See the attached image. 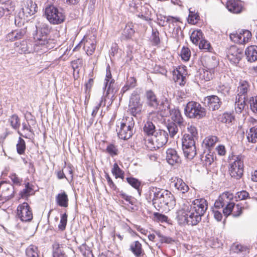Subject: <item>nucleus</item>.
<instances>
[{"instance_id":"1","label":"nucleus","mask_w":257,"mask_h":257,"mask_svg":"<svg viewBox=\"0 0 257 257\" xmlns=\"http://www.w3.org/2000/svg\"><path fill=\"white\" fill-rule=\"evenodd\" d=\"M207 208V201L204 198L196 199L191 204L185 199L176 212L177 221L182 226L196 225L201 221Z\"/></svg>"},{"instance_id":"2","label":"nucleus","mask_w":257,"mask_h":257,"mask_svg":"<svg viewBox=\"0 0 257 257\" xmlns=\"http://www.w3.org/2000/svg\"><path fill=\"white\" fill-rule=\"evenodd\" d=\"M150 195L153 196V205L159 211L169 210L176 205L174 195L168 190L152 187L150 188Z\"/></svg>"},{"instance_id":"3","label":"nucleus","mask_w":257,"mask_h":257,"mask_svg":"<svg viewBox=\"0 0 257 257\" xmlns=\"http://www.w3.org/2000/svg\"><path fill=\"white\" fill-rule=\"evenodd\" d=\"M50 30L47 26H43L37 31L34 37L35 49L46 52L55 47L53 39L48 38Z\"/></svg>"},{"instance_id":"4","label":"nucleus","mask_w":257,"mask_h":257,"mask_svg":"<svg viewBox=\"0 0 257 257\" xmlns=\"http://www.w3.org/2000/svg\"><path fill=\"white\" fill-rule=\"evenodd\" d=\"M135 121L132 117L125 116L116 122V131L118 137L121 140L130 139L134 133Z\"/></svg>"},{"instance_id":"5","label":"nucleus","mask_w":257,"mask_h":257,"mask_svg":"<svg viewBox=\"0 0 257 257\" xmlns=\"http://www.w3.org/2000/svg\"><path fill=\"white\" fill-rule=\"evenodd\" d=\"M45 15L48 21L53 25H59L65 20V15L62 10L53 5H50L45 9Z\"/></svg>"},{"instance_id":"6","label":"nucleus","mask_w":257,"mask_h":257,"mask_svg":"<svg viewBox=\"0 0 257 257\" xmlns=\"http://www.w3.org/2000/svg\"><path fill=\"white\" fill-rule=\"evenodd\" d=\"M185 113L190 118L199 119L205 116L206 110L199 103L192 101L187 104L185 109Z\"/></svg>"},{"instance_id":"7","label":"nucleus","mask_w":257,"mask_h":257,"mask_svg":"<svg viewBox=\"0 0 257 257\" xmlns=\"http://www.w3.org/2000/svg\"><path fill=\"white\" fill-rule=\"evenodd\" d=\"M16 217L23 222H31L33 213L30 205L26 202L18 205L16 210Z\"/></svg>"},{"instance_id":"8","label":"nucleus","mask_w":257,"mask_h":257,"mask_svg":"<svg viewBox=\"0 0 257 257\" xmlns=\"http://www.w3.org/2000/svg\"><path fill=\"white\" fill-rule=\"evenodd\" d=\"M228 172L231 177L235 179H239L242 177L244 172V164L241 156H237L234 161L229 164Z\"/></svg>"},{"instance_id":"9","label":"nucleus","mask_w":257,"mask_h":257,"mask_svg":"<svg viewBox=\"0 0 257 257\" xmlns=\"http://www.w3.org/2000/svg\"><path fill=\"white\" fill-rule=\"evenodd\" d=\"M251 32L246 30L233 32L229 35L230 40L235 43L240 45H245L251 39Z\"/></svg>"},{"instance_id":"10","label":"nucleus","mask_w":257,"mask_h":257,"mask_svg":"<svg viewBox=\"0 0 257 257\" xmlns=\"http://www.w3.org/2000/svg\"><path fill=\"white\" fill-rule=\"evenodd\" d=\"M173 79L180 86H184L187 82V72L185 66H179L172 71Z\"/></svg>"},{"instance_id":"11","label":"nucleus","mask_w":257,"mask_h":257,"mask_svg":"<svg viewBox=\"0 0 257 257\" xmlns=\"http://www.w3.org/2000/svg\"><path fill=\"white\" fill-rule=\"evenodd\" d=\"M83 44V49L88 56L92 55L96 47V37L94 35L87 34L81 41Z\"/></svg>"},{"instance_id":"12","label":"nucleus","mask_w":257,"mask_h":257,"mask_svg":"<svg viewBox=\"0 0 257 257\" xmlns=\"http://www.w3.org/2000/svg\"><path fill=\"white\" fill-rule=\"evenodd\" d=\"M243 56V49L232 45L230 46L227 51V57L232 63L237 64Z\"/></svg>"},{"instance_id":"13","label":"nucleus","mask_w":257,"mask_h":257,"mask_svg":"<svg viewBox=\"0 0 257 257\" xmlns=\"http://www.w3.org/2000/svg\"><path fill=\"white\" fill-rule=\"evenodd\" d=\"M247 121L250 128L246 132V139L248 142L255 144L257 142V119L249 117Z\"/></svg>"},{"instance_id":"14","label":"nucleus","mask_w":257,"mask_h":257,"mask_svg":"<svg viewBox=\"0 0 257 257\" xmlns=\"http://www.w3.org/2000/svg\"><path fill=\"white\" fill-rule=\"evenodd\" d=\"M244 208L240 203L235 204L234 203L231 202L223 209V213L226 216L232 214L233 216L238 217L241 214Z\"/></svg>"},{"instance_id":"15","label":"nucleus","mask_w":257,"mask_h":257,"mask_svg":"<svg viewBox=\"0 0 257 257\" xmlns=\"http://www.w3.org/2000/svg\"><path fill=\"white\" fill-rule=\"evenodd\" d=\"M232 193L226 191L222 193L215 201L214 207L216 208L220 209L223 208L225 205L231 204V201L233 199Z\"/></svg>"},{"instance_id":"16","label":"nucleus","mask_w":257,"mask_h":257,"mask_svg":"<svg viewBox=\"0 0 257 257\" xmlns=\"http://www.w3.org/2000/svg\"><path fill=\"white\" fill-rule=\"evenodd\" d=\"M226 8L231 13L239 14L243 9V3L240 0H228L226 3Z\"/></svg>"},{"instance_id":"17","label":"nucleus","mask_w":257,"mask_h":257,"mask_svg":"<svg viewBox=\"0 0 257 257\" xmlns=\"http://www.w3.org/2000/svg\"><path fill=\"white\" fill-rule=\"evenodd\" d=\"M128 250L135 257H145L146 256L143 245L139 240L132 242L130 244Z\"/></svg>"},{"instance_id":"18","label":"nucleus","mask_w":257,"mask_h":257,"mask_svg":"<svg viewBox=\"0 0 257 257\" xmlns=\"http://www.w3.org/2000/svg\"><path fill=\"white\" fill-rule=\"evenodd\" d=\"M153 136L154 141L155 142L156 147L158 149L164 146L168 142V135L164 130H159Z\"/></svg>"},{"instance_id":"19","label":"nucleus","mask_w":257,"mask_h":257,"mask_svg":"<svg viewBox=\"0 0 257 257\" xmlns=\"http://www.w3.org/2000/svg\"><path fill=\"white\" fill-rule=\"evenodd\" d=\"M171 184L182 194L187 193L190 189L188 185L181 178L177 177H172L171 179Z\"/></svg>"},{"instance_id":"20","label":"nucleus","mask_w":257,"mask_h":257,"mask_svg":"<svg viewBox=\"0 0 257 257\" xmlns=\"http://www.w3.org/2000/svg\"><path fill=\"white\" fill-rule=\"evenodd\" d=\"M37 6L35 3L32 0H27L24 2L22 8L23 15L26 17L32 16L37 11Z\"/></svg>"},{"instance_id":"21","label":"nucleus","mask_w":257,"mask_h":257,"mask_svg":"<svg viewBox=\"0 0 257 257\" xmlns=\"http://www.w3.org/2000/svg\"><path fill=\"white\" fill-rule=\"evenodd\" d=\"M205 103L206 106L212 110H215L219 109L222 103L219 98L214 95L207 96L204 98Z\"/></svg>"},{"instance_id":"22","label":"nucleus","mask_w":257,"mask_h":257,"mask_svg":"<svg viewBox=\"0 0 257 257\" xmlns=\"http://www.w3.org/2000/svg\"><path fill=\"white\" fill-rule=\"evenodd\" d=\"M145 97L146 104L148 106L154 109H157L158 108L159 100L154 91L152 90H147L146 92Z\"/></svg>"},{"instance_id":"23","label":"nucleus","mask_w":257,"mask_h":257,"mask_svg":"<svg viewBox=\"0 0 257 257\" xmlns=\"http://www.w3.org/2000/svg\"><path fill=\"white\" fill-rule=\"evenodd\" d=\"M166 159L167 162L171 165L178 164L181 161L176 150L172 148H169L167 150Z\"/></svg>"},{"instance_id":"24","label":"nucleus","mask_w":257,"mask_h":257,"mask_svg":"<svg viewBox=\"0 0 257 257\" xmlns=\"http://www.w3.org/2000/svg\"><path fill=\"white\" fill-rule=\"evenodd\" d=\"M11 191L10 185L4 181L0 182V201H4L11 197Z\"/></svg>"},{"instance_id":"25","label":"nucleus","mask_w":257,"mask_h":257,"mask_svg":"<svg viewBox=\"0 0 257 257\" xmlns=\"http://www.w3.org/2000/svg\"><path fill=\"white\" fill-rule=\"evenodd\" d=\"M35 194L34 186L29 182L25 183V187L19 192L21 198L28 199V197Z\"/></svg>"},{"instance_id":"26","label":"nucleus","mask_w":257,"mask_h":257,"mask_svg":"<svg viewBox=\"0 0 257 257\" xmlns=\"http://www.w3.org/2000/svg\"><path fill=\"white\" fill-rule=\"evenodd\" d=\"M143 105L140 103L139 100H132L129 104V111L134 116L141 114L142 110Z\"/></svg>"},{"instance_id":"27","label":"nucleus","mask_w":257,"mask_h":257,"mask_svg":"<svg viewBox=\"0 0 257 257\" xmlns=\"http://www.w3.org/2000/svg\"><path fill=\"white\" fill-rule=\"evenodd\" d=\"M245 55L248 61L254 62L257 60V46L247 47L245 50Z\"/></svg>"},{"instance_id":"28","label":"nucleus","mask_w":257,"mask_h":257,"mask_svg":"<svg viewBox=\"0 0 257 257\" xmlns=\"http://www.w3.org/2000/svg\"><path fill=\"white\" fill-rule=\"evenodd\" d=\"M135 33L134 30V25L132 22L127 23L124 28L121 37L124 40H129L132 39Z\"/></svg>"},{"instance_id":"29","label":"nucleus","mask_w":257,"mask_h":257,"mask_svg":"<svg viewBox=\"0 0 257 257\" xmlns=\"http://www.w3.org/2000/svg\"><path fill=\"white\" fill-rule=\"evenodd\" d=\"M214 72L209 70L206 68L200 70L197 78L201 83L210 81L214 76Z\"/></svg>"},{"instance_id":"30","label":"nucleus","mask_w":257,"mask_h":257,"mask_svg":"<svg viewBox=\"0 0 257 257\" xmlns=\"http://www.w3.org/2000/svg\"><path fill=\"white\" fill-rule=\"evenodd\" d=\"M219 141V139L215 136H209L204 138L202 142V147L208 150L213 148Z\"/></svg>"},{"instance_id":"31","label":"nucleus","mask_w":257,"mask_h":257,"mask_svg":"<svg viewBox=\"0 0 257 257\" xmlns=\"http://www.w3.org/2000/svg\"><path fill=\"white\" fill-rule=\"evenodd\" d=\"M56 202L60 207H67L69 204V198L67 193L65 191L58 193L56 196Z\"/></svg>"},{"instance_id":"32","label":"nucleus","mask_w":257,"mask_h":257,"mask_svg":"<svg viewBox=\"0 0 257 257\" xmlns=\"http://www.w3.org/2000/svg\"><path fill=\"white\" fill-rule=\"evenodd\" d=\"M166 22L170 28L172 27L174 30L180 29L181 25L183 24L181 19L179 17H173L168 16L166 17Z\"/></svg>"},{"instance_id":"33","label":"nucleus","mask_w":257,"mask_h":257,"mask_svg":"<svg viewBox=\"0 0 257 257\" xmlns=\"http://www.w3.org/2000/svg\"><path fill=\"white\" fill-rule=\"evenodd\" d=\"M250 84L248 81L244 80H240L237 88V93L240 95H247L249 90Z\"/></svg>"},{"instance_id":"34","label":"nucleus","mask_w":257,"mask_h":257,"mask_svg":"<svg viewBox=\"0 0 257 257\" xmlns=\"http://www.w3.org/2000/svg\"><path fill=\"white\" fill-rule=\"evenodd\" d=\"M170 117L173 122L181 125L183 122V118L182 117L181 112L178 108H174L169 110Z\"/></svg>"},{"instance_id":"35","label":"nucleus","mask_w":257,"mask_h":257,"mask_svg":"<svg viewBox=\"0 0 257 257\" xmlns=\"http://www.w3.org/2000/svg\"><path fill=\"white\" fill-rule=\"evenodd\" d=\"M184 156L189 160H192L196 155L195 145L189 146H182Z\"/></svg>"},{"instance_id":"36","label":"nucleus","mask_w":257,"mask_h":257,"mask_svg":"<svg viewBox=\"0 0 257 257\" xmlns=\"http://www.w3.org/2000/svg\"><path fill=\"white\" fill-rule=\"evenodd\" d=\"M22 131L23 133H21L20 131H18V134L21 136L25 138H30L31 135H33L34 131L32 128V127L29 123H27L26 122H23L22 123Z\"/></svg>"},{"instance_id":"37","label":"nucleus","mask_w":257,"mask_h":257,"mask_svg":"<svg viewBox=\"0 0 257 257\" xmlns=\"http://www.w3.org/2000/svg\"><path fill=\"white\" fill-rule=\"evenodd\" d=\"M170 103L167 98L162 100L160 104L159 103L158 108L156 109L160 114L164 116L166 115V112L171 110L170 109Z\"/></svg>"},{"instance_id":"38","label":"nucleus","mask_w":257,"mask_h":257,"mask_svg":"<svg viewBox=\"0 0 257 257\" xmlns=\"http://www.w3.org/2000/svg\"><path fill=\"white\" fill-rule=\"evenodd\" d=\"M218 65V60L214 57L207 58L205 61V68L214 72L215 68H217Z\"/></svg>"},{"instance_id":"39","label":"nucleus","mask_w":257,"mask_h":257,"mask_svg":"<svg viewBox=\"0 0 257 257\" xmlns=\"http://www.w3.org/2000/svg\"><path fill=\"white\" fill-rule=\"evenodd\" d=\"M201 159L203 165L207 168L214 164L216 157H214L212 154L207 153L205 155H203Z\"/></svg>"},{"instance_id":"40","label":"nucleus","mask_w":257,"mask_h":257,"mask_svg":"<svg viewBox=\"0 0 257 257\" xmlns=\"http://www.w3.org/2000/svg\"><path fill=\"white\" fill-rule=\"evenodd\" d=\"M26 257H40L38 247L33 244L28 246L25 250Z\"/></svg>"},{"instance_id":"41","label":"nucleus","mask_w":257,"mask_h":257,"mask_svg":"<svg viewBox=\"0 0 257 257\" xmlns=\"http://www.w3.org/2000/svg\"><path fill=\"white\" fill-rule=\"evenodd\" d=\"M111 171L115 179L120 178L123 180L124 178V172L119 167L117 163L113 165Z\"/></svg>"},{"instance_id":"42","label":"nucleus","mask_w":257,"mask_h":257,"mask_svg":"<svg viewBox=\"0 0 257 257\" xmlns=\"http://www.w3.org/2000/svg\"><path fill=\"white\" fill-rule=\"evenodd\" d=\"M127 182L134 188L136 189L139 193L141 194L142 189H141V182L138 179L131 177H127L126 178Z\"/></svg>"},{"instance_id":"43","label":"nucleus","mask_w":257,"mask_h":257,"mask_svg":"<svg viewBox=\"0 0 257 257\" xmlns=\"http://www.w3.org/2000/svg\"><path fill=\"white\" fill-rule=\"evenodd\" d=\"M247 95H240L238 93H237V95L235 98V105L238 109V111L241 112L244 108L245 105V100Z\"/></svg>"},{"instance_id":"44","label":"nucleus","mask_w":257,"mask_h":257,"mask_svg":"<svg viewBox=\"0 0 257 257\" xmlns=\"http://www.w3.org/2000/svg\"><path fill=\"white\" fill-rule=\"evenodd\" d=\"M89 75L90 76V78L87 82H85L84 85L85 93L86 94V97H88V98L90 97V92L91 91L92 86H93L95 79L93 72L89 74Z\"/></svg>"},{"instance_id":"45","label":"nucleus","mask_w":257,"mask_h":257,"mask_svg":"<svg viewBox=\"0 0 257 257\" xmlns=\"http://www.w3.org/2000/svg\"><path fill=\"white\" fill-rule=\"evenodd\" d=\"M199 20L200 16L198 12L195 10L191 11V9H190L188 18V22L189 24L195 25L198 23Z\"/></svg>"},{"instance_id":"46","label":"nucleus","mask_w":257,"mask_h":257,"mask_svg":"<svg viewBox=\"0 0 257 257\" xmlns=\"http://www.w3.org/2000/svg\"><path fill=\"white\" fill-rule=\"evenodd\" d=\"M203 33L200 30H194L190 36V39L192 42L195 44L198 45L199 42L203 39Z\"/></svg>"},{"instance_id":"47","label":"nucleus","mask_w":257,"mask_h":257,"mask_svg":"<svg viewBox=\"0 0 257 257\" xmlns=\"http://www.w3.org/2000/svg\"><path fill=\"white\" fill-rule=\"evenodd\" d=\"M155 126L151 121H147L143 127V132L148 137L153 136L155 132Z\"/></svg>"},{"instance_id":"48","label":"nucleus","mask_w":257,"mask_h":257,"mask_svg":"<svg viewBox=\"0 0 257 257\" xmlns=\"http://www.w3.org/2000/svg\"><path fill=\"white\" fill-rule=\"evenodd\" d=\"M11 127L14 130H19L21 122L20 118L16 114L12 115L8 119Z\"/></svg>"},{"instance_id":"49","label":"nucleus","mask_w":257,"mask_h":257,"mask_svg":"<svg viewBox=\"0 0 257 257\" xmlns=\"http://www.w3.org/2000/svg\"><path fill=\"white\" fill-rule=\"evenodd\" d=\"M234 119V116L231 113L227 112L220 114L218 117V120L219 121L228 124H231Z\"/></svg>"},{"instance_id":"50","label":"nucleus","mask_w":257,"mask_h":257,"mask_svg":"<svg viewBox=\"0 0 257 257\" xmlns=\"http://www.w3.org/2000/svg\"><path fill=\"white\" fill-rule=\"evenodd\" d=\"M105 151L112 157L117 156L119 153L117 146L112 143L107 145Z\"/></svg>"},{"instance_id":"51","label":"nucleus","mask_w":257,"mask_h":257,"mask_svg":"<svg viewBox=\"0 0 257 257\" xmlns=\"http://www.w3.org/2000/svg\"><path fill=\"white\" fill-rule=\"evenodd\" d=\"M119 196L122 199V202L123 203V200L125 201L127 205H134L136 203V200L134 197L122 191L120 192Z\"/></svg>"},{"instance_id":"52","label":"nucleus","mask_w":257,"mask_h":257,"mask_svg":"<svg viewBox=\"0 0 257 257\" xmlns=\"http://www.w3.org/2000/svg\"><path fill=\"white\" fill-rule=\"evenodd\" d=\"M160 33L159 31L157 29H153L151 37V42L152 45L154 46H158L160 43Z\"/></svg>"},{"instance_id":"53","label":"nucleus","mask_w":257,"mask_h":257,"mask_svg":"<svg viewBox=\"0 0 257 257\" xmlns=\"http://www.w3.org/2000/svg\"><path fill=\"white\" fill-rule=\"evenodd\" d=\"M17 152L19 155H23L25 153L26 145L25 141L21 137H19L16 145Z\"/></svg>"},{"instance_id":"54","label":"nucleus","mask_w":257,"mask_h":257,"mask_svg":"<svg viewBox=\"0 0 257 257\" xmlns=\"http://www.w3.org/2000/svg\"><path fill=\"white\" fill-rule=\"evenodd\" d=\"M145 145L148 150H155L158 149L156 147L155 142L154 141V136H152L150 138L148 136V138L144 139Z\"/></svg>"},{"instance_id":"55","label":"nucleus","mask_w":257,"mask_h":257,"mask_svg":"<svg viewBox=\"0 0 257 257\" xmlns=\"http://www.w3.org/2000/svg\"><path fill=\"white\" fill-rule=\"evenodd\" d=\"M195 138L190 137L188 134H184L182 140V146L195 145Z\"/></svg>"},{"instance_id":"56","label":"nucleus","mask_w":257,"mask_h":257,"mask_svg":"<svg viewBox=\"0 0 257 257\" xmlns=\"http://www.w3.org/2000/svg\"><path fill=\"white\" fill-rule=\"evenodd\" d=\"M114 80H111L107 86L106 96L110 94L111 95V98L114 97L115 94L117 91L114 86Z\"/></svg>"},{"instance_id":"57","label":"nucleus","mask_w":257,"mask_h":257,"mask_svg":"<svg viewBox=\"0 0 257 257\" xmlns=\"http://www.w3.org/2000/svg\"><path fill=\"white\" fill-rule=\"evenodd\" d=\"M198 45L199 49L203 50L205 52H210L212 49L210 42L205 39H202Z\"/></svg>"},{"instance_id":"58","label":"nucleus","mask_w":257,"mask_h":257,"mask_svg":"<svg viewBox=\"0 0 257 257\" xmlns=\"http://www.w3.org/2000/svg\"><path fill=\"white\" fill-rule=\"evenodd\" d=\"M9 178L14 185L20 186L22 184L23 179L20 178L16 173H11L9 175Z\"/></svg>"},{"instance_id":"59","label":"nucleus","mask_w":257,"mask_h":257,"mask_svg":"<svg viewBox=\"0 0 257 257\" xmlns=\"http://www.w3.org/2000/svg\"><path fill=\"white\" fill-rule=\"evenodd\" d=\"M187 132L185 134H188L190 137H193L195 139L198 137V131L195 126L193 124H188L187 126Z\"/></svg>"},{"instance_id":"60","label":"nucleus","mask_w":257,"mask_h":257,"mask_svg":"<svg viewBox=\"0 0 257 257\" xmlns=\"http://www.w3.org/2000/svg\"><path fill=\"white\" fill-rule=\"evenodd\" d=\"M5 5L3 7L5 9L6 15H10L15 11V5L14 2L12 1H8V2L5 3Z\"/></svg>"},{"instance_id":"61","label":"nucleus","mask_w":257,"mask_h":257,"mask_svg":"<svg viewBox=\"0 0 257 257\" xmlns=\"http://www.w3.org/2000/svg\"><path fill=\"white\" fill-rule=\"evenodd\" d=\"M176 123L171 122L169 123L167 125V129L171 137H174L178 133V128Z\"/></svg>"},{"instance_id":"62","label":"nucleus","mask_w":257,"mask_h":257,"mask_svg":"<svg viewBox=\"0 0 257 257\" xmlns=\"http://www.w3.org/2000/svg\"><path fill=\"white\" fill-rule=\"evenodd\" d=\"M180 56L182 59L185 61H188L191 56V52L188 47H183L182 48Z\"/></svg>"},{"instance_id":"63","label":"nucleus","mask_w":257,"mask_h":257,"mask_svg":"<svg viewBox=\"0 0 257 257\" xmlns=\"http://www.w3.org/2000/svg\"><path fill=\"white\" fill-rule=\"evenodd\" d=\"M67 223V214L66 213H64L61 216L60 223L58 225V228L61 231H64Z\"/></svg>"},{"instance_id":"64","label":"nucleus","mask_w":257,"mask_h":257,"mask_svg":"<svg viewBox=\"0 0 257 257\" xmlns=\"http://www.w3.org/2000/svg\"><path fill=\"white\" fill-rule=\"evenodd\" d=\"M250 108L255 113H257V96L251 97L249 100Z\"/></svg>"}]
</instances>
